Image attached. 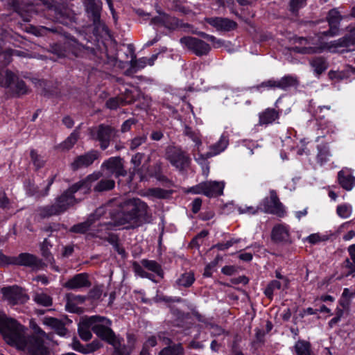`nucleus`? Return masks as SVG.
<instances>
[{
	"instance_id": "nucleus-38",
	"label": "nucleus",
	"mask_w": 355,
	"mask_h": 355,
	"mask_svg": "<svg viewBox=\"0 0 355 355\" xmlns=\"http://www.w3.org/2000/svg\"><path fill=\"white\" fill-rule=\"evenodd\" d=\"M310 64L317 75L322 74L328 67L327 60L321 56L313 58L310 61Z\"/></svg>"
},
{
	"instance_id": "nucleus-44",
	"label": "nucleus",
	"mask_w": 355,
	"mask_h": 355,
	"mask_svg": "<svg viewBox=\"0 0 355 355\" xmlns=\"http://www.w3.org/2000/svg\"><path fill=\"white\" fill-rule=\"evenodd\" d=\"M282 282L279 280H272L267 285L264 290L265 295L270 300L273 298L274 291L282 288Z\"/></svg>"
},
{
	"instance_id": "nucleus-28",
	"label": "nucleus",
	"mask_w": 355,
	"mask_h": 355,
	"mask_svg": "<svg viewBox=\"0 0 355 355\" xmlns=\"http://www.w3.org/2000/svg\"><path fill=\"white\" fill-rule=\"evenodd\" d=\"M348 252L349 258H346L342 263L341 266L343 269H345L346 272L344 275L354 276L355 275V244H352L348 248Z\"/></svg>"
},
{
	"instance_id": "nucleus-8",
	"label": "nucleus",
	"mask_w": 355,
	"mask_h": 355,
	"mask_svg": "<svg viewBox=\"0 0 355 355\" xmlns=\"http://www.w3.org/2000/svg\"><path fill=\"white\" fill-rule=\"evenodd\" d=\"M40 30L49 31L50 32L63 35L67 40V41L65 42L67 53H71L76 58L83 57L85 51L88 49L87 47H85L84 45L78 42L74 36L64 31V29L60 26H55L51 28L42 26Z\"/></svg>"
},
{
	"instance_id": "nucleus-24",
	"label": "nucleus",
	"mask_w": 355,
	"mask_h": 355,
	"mask_svg": "<svg viewBox=\"0 0 355 355\" xmlns=\"http://www.w3.org/2000/svg\"><path fill=\"white\" fill-rule=\"evenodd\" d=\"M101 322L94 323L92 327V331L101 340L106 341L110 345L117 338L114 332L110 327L105 326Z\"/></svg>"
},
{
	"instance_id": "nucleus-37",
	"label": "nucleus",
	"mask_w": 355,
	"mask_h": 355,
	"mask_svg": "<svg viewBox=\"0 0 355 355\" xmlns=\"http://www.w3.org/2000/svg\"><path fill=\"white\" fill-rule=\"evenodd\" d=\"M141 263L144 268L148 269L150 271L155 272L157 276L161 278H164V272L162 270V266L154 260L143 259Z\"/></svg>"
},
{
	"instance_id": "nucleus-54",
	"label": "nucleus",
	"mask_w": 355,
	"mask_h": 355,
	"mask_svg": "<svg viewBox=\"0 0 355 355\" xmlns=\"http://www.w3.org/2000/svg\"><path fill=\"white\" fill-rule=\"evenodd\" d=\"M184 135L190 138L197 145L202 144L198 132L193 130V129L189 125H185Z\"/></svg>"
},
{
	"instance_id": "nucleus-20",
	"label": "nucleus",
	"mask_w": 355,
	"mask_h": 355,
	"mask_svg": "<svg viewBox=\"0 0 355 355\" xmlns=\"http://www.w3.org/2000/svg\"><path fill=\"white\" fill-rule=\"evenodd\" d=\"M327 21L329 24V28L328 31H324L322 34L324 36H335L338 34L340 21L343 16L337 8L331 9L327 15Z\"/></svg>"
},
{
	"instance_id": "nucleus-23",
	"label": "nucleus",
	"mask_w": 355,
	"mask_h": 355,
	"mask_svg": "<svg viewBox=\"0 0 355 355\" xmlns=\"http://www.w3.org/2000/svg\"><path fill=\"white\" fill-rule=\"evenodd\" d=\"M53 247V244L48 239H44L40 245L41 255L46 261V263L50 265L51 268L57 272H60L61 268L55 264V260L50 250Z\"/></svg>"
},
{
	"instance_id": "nucleus-52",
	"label": "nucleus",
	"mask_w": 355,
	"mask_h": 355,
	"mask_svg": "<svg viewBox=\"0 0 355 355\" xmlns=\"http://www.w3.org/2000/svg\"><path fill=\"white\" fill-rule=\"evenodd\" d=\"M119 96L121 98L125 105L132 104L137 100V96L134 92L129 89H125L124 92L121 93Z\"/></svg>"
},
{
	"instance_id": "nucleus-53",
	"label": "nucleus",
	"mask_w": 355,
	"mask_h": 355,
	"mask_svg": "<svg viewBox=\"0 0 355 355\" xmlns=\"http://www.w3.org/2000/svg\"><path fill=\"white\" fill-rule=\"evenodd\" d=\"M124 105H125L119 95L116 97L110 98L105 103L106 107L110 110H116L118 107Z\"/></svg>"
},
{
	"instance_id": "nucleus-25",
	"label": "nucleus",
	"mask_w": 355,
	"mask_h": 355,
	"mask_svg": "<svg viewBox=\"0 0 355 355\" xmlns=\"http://www.w3.org/2000/svg\"><path fill=\"white\" fill-rule=\"evenodd\" d=\"M338 182L340 186L346 191H351L355 185V177L352 175V170L343 168L338 173Z\"/></svg>"
},
{
	"instance_id": "nucleus-18",
	"label": "nucleus",
	"mask_w": 355,
	"mask_h": 355,
	"mask_svg": "<svg viewBox=\"0 0 355 355\" xmlns=\"http://www.w3.org/2000/svg\"><path fill=\"white\" fill-rule=\"evenodd\" d=\"M270 238L275 243L291 244L293 242L289 226L283 223L277 224L272 227Z\"/></svg>"
},
{
	"instance_id": "nucleus-35",
	"label": "nucleus",
	"mask_w": 355,
	"mask_h": 355,
	"mask_svg": "<svg viewBox=\"0 0 355 355\" xmlns=\"http://www.w3.org/2000/svg\"><path fill=\"white\" fill-rule=\"evenodd\" d=\"M8 4L15 12H17L23 18L24 21L28 22L31 21L28 10L24 9L25 5L23 2L19 0H10Z\"/></svg>"
},
{
	"instance_id": "nucleus-32",
	"label": "nucleus",
	"mask_w": 355,
	"mask_h": 355,
	"mask_svg": "<svg viewBox=\"0 0 355 355\" xmlns=\"http://www.w3.org/2000/svg\"><path fill=\"white\" fill-rule=\"evenodd\" d=\"M228 145V139L224 135H222L219 141L215 144L210 147V151L207 152L205 155L204 158H210L214 155H216L223 151Z\"/></svg>"
},
{
	"instance_id": "nucleus-47",
	"label": "nucleus",
	"mask_w": 355,
	"mask_h": 355,
	"mask_svg": "<svg viewBox=\"0 0 355 355\" xmlns=\"http://www.w3.org/2000/svg\"><path fill=\"white\" fill-rule=\"evenodd\" d=\"M33 300L40 305L44 306H51L53 304V299L52 297L44 293H35L33 296Z\"/></svg>"
},
{
	"instance_id": "nucleus-13",
	"label": "nucleus",
	"mask_w": 355,
	"mask_h": 355,
	"mask_svg": "<svg viewBox=\"0 0 355 355\" xmlns=\"http://www.w3.org/2000/svg\"><path fill=\"white\" fill-rule=\"evenodd\" d=\"M180 42L197 56L206 55L211 50L209 44L202 40L191 36L181 37Z\"/></svg>"
},
{
	"instance_id": "nucleus-12",
	"label": "nucleus",
	"mask_w": 355,
	"mask_h": 355,
	"mask_svg": "<svg viewBox=\"0 0 355 355\" xmlns=\"http://www.w3.org/2000/svg\"><path fill=\"white\" fill-rule=\"evenodd\" d=\"M1 293L3 295L4 300L12 306L23 304L29 299L23 288L17 285L3 287L1 289Z\"/></svg>"
},
{
	"instance_id": "nucleus-15",
	"label": "nucleus",
	"mask_w": 355,
	"mask_h": 355,
	"mask_svg": "<svg viewBox=\"0 0 355 355\" xmlns=\"http://www.w3.org/2000/svg\"><path fill=\"white\" fill-rule=\"evenodd\" d=\"M105 320L107 321V324L111 323L110 320L99 315H93L85 319L81 322V324L78 327V329L80 338L85 341L89 340L92 337V334L89 329H92V327L94 325V323L103 322Z\"/></svg>"
},
{
	"instance_id": "nucleus-36",
	"label": "nucleus",
	"mask_w": 355,
	"mask_h": 355,
	"mask_svg": "<svg viewBox=\"0 0 355 355\" xmlns=\"http://www.w3.org/2000/svg\"><path fill=\"white\" fill-rule=\"evenodd\" d=\"M294 352L296 355H311V344L304 340H298L294 347Z\"/></svg>"
},
{
	"instance_id": "nucleus-7",
	"label": "nucleus",
	"mask_w": 355,
	"mask_h": 355,
	"mask_svg": "<svg viewBox=\"0 0 355 355\" xmlns=\"http://www.w3.org/2000/svg\"><path fill=\"white\" fill-rule=\"evenodd\" d=\"M225 184L223 182L205 181L189 187L187 193L202 194L208 198H216L223 193Z\"/></svg>"
},
{
	"instance_id": "nucleus-57",
	"label": "nucleus",
	"mask_w": 355,
	"mask_h": 355,
	"mask_svg": "<svg viewBox=\"0 0 355 355\" xmlns=\"http://www.w3.org/2000/svg\"><path fill=\"white\" fill-rule=\"evenodd\" d=\"M330 110L329 106H319L318 109L315 111V117L319 123L320 121H324V118L326 115L329 113Z\"/></svg>"
},
{
	"instance_id": "nucleus-4",
	"label": "nucleus",
	"mask_w": 355,
	"mask_h": 355,
	"mask_svg": "<svg viewBox=\"0 0 355 355\" xmlns=\"http://www.w3.org/2000/svg\"><path fill=\"white\" fill-rule=\"evenodd\" d=\"M34 334L26 340L23 337V343L20 345L25 347L29 355H55L51 349L44 345V338L50 340L49 334H46L40 327H33Z\"/></svg>"
},
{
	"instance_id": "nucleus-62",
	"label": "nucleus",
	"mask_w": 355,
	"mask_h": 355,
	"mask_svg": "<svg viewBox=\"0 0 355 355\" xmlns=\"http://www.w3.org/2000/svg\"><path fill=\"white\" fill-rule=\"evenodd\" d=\"M147 141V136L145 135L135 137L131 140L130 148L133 150L140 146L141 144L146 143Z\"/></svg>"
},
{
	"instance_id": "nucleus-5",
	"label": "nucleus",
	"mask_w": 355,
	"mask_h": 355,
	"mask_svg": "<svg viewBox=\"0 0 355 355\" xmlns=\"http://www.w3.org/2000/svg\"><path fill=\"white\" fill-rule=\"evenodd\" d=\"M89 132L91 139L99 142L101 149L104 150L117 137L118 130L110 125L101 123L98 126L89 128Z\"/></svg>"
},
{
	"instance_id": "nucleus-51",
	"label": "nucleus",
	"mask_w": 355,
	"mask_h": 355,
	"mask_svg": "<svg viewBox=\"0 0 355 355\" xmlns=\"http://www.w3.org/2000/svg\"><path fill=\"white\" fill-rule=\"evenodd\" d=\"M123 339L116 338L112 343L111 344L114 349H116V352H119L121 355H130V348L126 346L125 345H123L121 343V341Z\"/></svg>"
},
{
	"instance_id": "nucleus-11",
	"label": "nucleus",
	"mask_w": 355,
	"mask_h": 355,
	"mask_svg": "<svg viewBox=\"0 0 355 355\" xmlns=\"http://www.w3.org/2000/svg\"><path fill=\"white\" fill-rule=\"evenodd\" d=\"M293 42L297 45L293 46L291 51L296 53L311 55L321 53L323 50L313 37H295Z\"/></svg>"
},
{
	"instance_id": "nucleus-33",
	"label": "nucleus",
	"mask_w": 355,
	"mask_h": 355,
	"mask_svg": "<svg viewBox=\"0 0 355 355\" xmlns=\"http://www.w3.org/2000/svg\"><path fill=\"white\" fill-rule=\"evenodd\" d=\"M318 138L322 137L324 138L327 136L331 137L332 135L336 132V127L335 125L329 121H320L318 123Z\"/></svg>"
},
{
	"instance_id": "nucleus-21",
	"label": "nucleus",
	"mask_w": 355,
	"mask_h": 355,
	"mask_svg": "<svg viewBox=\"0 0 355 355\" xmlns=\"http://www.w3.org/2000/svg\"><path fill=\"white\" fill-rule=\"evenodd\" d=\"M205 20L218 31L229 32L236 29L238 27L235 21L228 18L215 17H207Z\"/></svg>"
},
{
	"instance_id": "nucleus-48",
	"label": "nucleus",
	"mask_w": 355,
	"mask_h": 355,
	"mask_svg": "<svg viewBox=\"0 0 355 355\" xmlns=\"http://www.w3.org/2000/svg\"><path fill=\"white\" fill-rule=\"evenodd\" d=\"M150 196L159 198L166 199L168 198L172 194V191L166 190L162 188H152L148 190Z\"/></svg>"
},
{
	"instance_id": "nucleus-46",
	"label": "nucleus",
	"mask_w": 355,
	"mask_h": 355,
	"mask_svg": "<svg viewBox=\"0 0 355 355\" xmlns=\"http://www.w3.org/2000/svg\"><path fill=\"white\" fill-rule=\"evenodd\" d=\"M306 3V0H289L288 10L294 17H297L299 10Z\"/></svg>"
},
{
	"instance_id": "nucleus-26",
	"label": "nucleus",
	"mask_w": 355,
	"mask_h": 355,
	"mask_svg": "<svg viewBox=\"0 0 355 355\" xmlns=\"http://www.w3.org/2000/svg\"><path fill=\"white\" fill-rule=\"evenodd\" d=\"M98 219V218L94 214H92L84 222L77 223L71 227L69 232L81 234L91 232V228Z\"/></svg>"
},
{
	"instance_id": "nucleus-63",
	"label": "nucleus",
	"mask_w": 355,
	"mask_h": 355,
	"mask_svg": "<svg viewBox=\"0 0 355 355\" xmlns=\"http://www.w3.org/2000/svg\"><path fill=\"white\" fill-rule=\"evenodd\" d=\"M257 89L260 90L261 88H268L269 89H277V80L275 79H270L262 82L256 86Z\"/></svg>"
},
{
	"instance_id": "nucleus-42",
	"label": "nucleus",
	"mask_w": 355,
	"mask_h": 355,
	"mask_svg": "<svg viewBox=\"0 0 355 355\" xmlns=\"http://www.w3.org/2000/svg\"><path fill=\"white\" fill-rule=\"evenodd\" d=\"M115 187V182L111 179H102L94 187L95 192H104L112 190Z\"/></svg>"
},
{
	"instance_id": "nucleus-29",
	"label": "nucleus",
	"mask_w": 355,
	"mask_h": 355,
	"mask_svg": "<svg viewBox=\"0 0 355 355\" xmlns=\"http://www.w3.org/2000/svg\"><path fill=\"white\" fill-rule=\"evenodd\" d=\"M85 11L89 20L92 21L93 25L96 28H99L101 24V6L96 2L91 3L85 6Z\"/></svg>"
},
{
	"instance_id": "nucleus-9",
	"label": "nucleus",
	"mask_w": 355,
	"mask_h": 355,
	"mask_svg": "<svg viewBox=\"0 0 355 355\" xmlns=\"http://www.w3.org/2000/svg\"><path fill=\"white\" fill-rule=\"evenodd\" d=\"M261 211L284 218L286 211L284 205L280 202L276 191L270 190V196L264 198L260 203Z\"/></svg>"
},
{
	"instance_id": "nucleus-55",
	"label": "nucleus",
	"mask_w": 355,
	"mask_h": 355,
	"mask_svg": "<svg viewBox=\"0 0 355 355\" xmlns=\"http://www.w3.org/2000/svg\"><path fill=\"white\" fill-rule=\"evenodd\" d=\"M352 207L347 204L340 205L336 208V213L341 218H348L352 214Z\"/></svg>"
},
{
	"instance_id": "nucleus-30",
	"label": "nucleus",
	"mask_w": 355,
	"mask_h": 355,
	"mask_svg": "<svg viewBox=\"0 0 355 355\" xmlns=\"http://www.w3.org/2000/svg\"><path fill=\"white\" fill-rule=\"evenodd\" d=\"M44 323L53 328L56 334L61 336H65L67 332V329L65 327L64 323L58 318L46 317L44 319Z\"/></svg>"
},
{
	"instance_id": "nucleus-41",
	"label": "nucleus",
	"mask_w": 355,
	"mask_h": 355,
	"mask_svg": "<svg viewBox=\"0 0 355 355\" xmlns=\"http://www.w3.org/2000/svg\"><path fill=\"white\" fill-rule=\"evenodd\" d=\"M113 227L116 226L114 225V222L112 220L109 223H99L96 228H91V232L88 233V236H90L91 238H98L97 236H93V235L96 234L107 235L108 232L104 231L111 230Z\"/></svg>"
},
{
	"instance_id": "nucleus-6",
	"label": "nucleus",
	"mask_w": 355,
	"mask_h": 355,
	"mask_svg": "<svg viewBox=\"0 0 355 355\" xmlns=\"http://www.w3.org/2000/svg\"><path fill=\"white\" fill-rule=\"evenodd\" d=\"M166 159L180 171H183L191 164V158L185 150L179 146H169L166 149Z\"/></svg>"
},
{
	"instance_id": "nucleus-61",
	"label": "nucleus",
	"mask_w": 355,
	"mask_h": 355,
	"mask_svg": "<svg viewBox=\"0 0 355 355\" xmlns=\"http://www.w3.org/2000/svg\"><path fill=\"white\" fill-rule=\"evenodd\" d=\"M318 153L317 155V159L318 162L321 164L327 161V158L329 155V150L326 146H318Z\"/></svg>"
},
{
	"instance_id": "nucleus-31",
	"label": "nucleus",
	"mask_w": 355,
	"mask_h": 355,
	"mask_svg": "<svg viewBox=\"0 0 355 355\" xmlns=\"http://www.w3.org/2000/svg\"><path fill=\"white\" fill-rule=\"evenodd\" d=\"M163 26L170 31H175L180 28H191L192 26L188 23H184L182 20L166 13Z\"/></svg>"
},
{
	"instance_id": "nucleus-43",
	"label": "nucleus",
	"mask_w": 355,
	"mask_h": 355,
	"mask_svg": "<svg viewBox=\"0 0 355 355\" xmlns=\"http://www.w3.org/2000/svg\"><path fill=\"white\" fill-rule=\"evenodd\" d=\"M194 274L192 272H184L177 279L176 284L185 288L190 287L194 282Z\"/></svg>"
},
{
	"instance_id": "nucleus-27",
	"label": "nucleus",
	"mask_w": 355,
	"mask_h": 355,
	"mask_svg": "<svg viewBox=\"0 0 355 355\" xmlns=\"http://www.w3.org/2000/svg\"><path fill=\"white\" fill-rule=\"evenodd\" d=\"M280 112L275 108H266L259 114V125H268L279 118Z\"/></svg>"
},
{
	"instance_id": "nucleus-2",
	"label": "nucleus",
	"mask_w": 355,
	"mask_h": 355,
	"mask_svg": "<svg viewBox=\"0 0 355 355\" xmlns=\"http://www.w3.org/2000/svg\"><path fill=\"white\" fill-rule=\"evenodd\" d=\"M114 225H126L124 228L135 229L143 224L149 223L152 214L148 205L139 198H128L119 202L110 211Z\"/></svg>"
},
{
	"instance_id": "nucleus-19",
	"label": "nucleus",
	"mask_w": 355,
	"mask_h": 355,
	"mask_svg": "<svg viewBox=\"0 0 355 355\" xmlns=\"http://www.w3.org/2000/svg\"><path fill=\"white\" fill-rule=\"evenodd\" d=\"M92 282L87 272L78 273L69 278L64 284L63 287L67 290L77 291L82 288H89Z\"/></svg>"
},
{
	"instance_id": "nucleus-34",
	"label": "nucleus",
	"mask_w": 355,
	"mask_h": 355,
	"mask_svg": "<svg viewBox=\"0 0 355 355\" xmlns=\"http://www.w3.org/2000/svg\"><path fill=\"white\" fill-rule=\"evenodd\" d=\"M277 80V89L282 90H287L291 87H297L299 85L297 78L291 75L284 76L281 79Z\"/></svg>"
},
{
	"instance_id": "nucleus-49",
	"label": "nucleus",
	"mask_w": 355,
	"mask_h": 355,
	"mask_svg": "<svg viewBox=\"0 0 355 355\" xmlns=\"http://www.w3.org/2000/svg\"><path fill=\"white\" fill-rule=\"evenodd\" d=\"M49 51L56 55L58 58H64L67 55L65 42L64 44L55 43L50 46Z\"/></svg>"
},
{
	"instance_id": "nucleus-10",
	"label": "nucleus",
	"mask_w": 355,
	"mask_h": 355,
	"mask_svg": "<svg viewBox=\"0 0 355 355\" xmlns=\"http://www.w3.org/2000/svg\"><path fill=\"white\" fill-rule=\"evenodd\" d=\"M0 86L10 88L17 97L26 94L28 92L25 82L8 69L5 71L4 76H0Z\"/></svg>"
},
{
	"instance_id": "nucleus-1",
	"label": "nucleus",
	"mask_w": 355,
	"mask_h": 355,
	"mask_svg": "<svg viewBox=\"0 0 355 355\" xmlns=\"http://www.w3.org/2000/svg\"><path fill=\"white\" fill-rule=\"evenodd\" d=\"M102 174L94 173L87 175L85 178L71 184L67 189L63 191L55 199V202L40 207L37 209L39 216L44 219L58 216L67 211L71 207H73L80 202V199L75 197V193L80 192L84 195L91 193L92 183L98 180Z\"/></svg>"
},
{
	"instance_id": "nucleus-17",
	"label": "nucleus",
	"mask_w": 355,
	"mask_h": 355,
	"mask_svg": "<svg viewBox=\"0 0 355 355\" xmlns=\"http://www.w3.org/2000/svg\"><path fill=\"white\" fill-rule=\"evenodd\" d=\"M123 159L121 157H112L105 160L101 167L107 170L115 178L125 177L128 175L124 168Z\"/></svg>"
},
{
	"instance_id": "nucleus-60",
	"label": "nucleus",
	"mask_w": 355,
	"mask_h": 355,
	"mask_svg": "<svg viewBox=\"0 0 355 355\" xmlns=\"http://www.w3.org/2000/svg\"><path fill=\"white\" fill-rule=\"evenodd\" d=\"M132 267L135 273L139 275L140 277L148 278L149 279L153 280V275L145 271L143 268L144 266H142V264L140 265L137 262L135 261L132 264Z\"/></svg>"
},
{
	"instance_id": "nucleus-58",
	"label": "nucleus",
	"mask_w": 355,
	"mask_h": 355,
	"mask_svg": "<svg viewBox=\"0 0 355 355\" xmlns=\"http://www.w3.org/2000/svg\"><path fill=\"white\" fill-rule=\"evenodd\" d=\"M93 236H97L101 240L107 241L111 245H114L118 241H120L119 237L117 234L110 232H108L107 235L96 234H94Z\"/></svg>"
},
{
	"instance_id": "nucleus-14",
	"label": "nucleus",
	"mask_w": 355,
	"mask_h": 355,
	"mask_svg": "<svg viewBox=\"0 0 355 355\" xmlns=\"http://www.w3.org/2000/svg\"><path fill=\"white\" fill-rule=\"evenodd\" d=\"M19 266L30 268L33 271H38L46 268L47 263L33 254L22 252L19 254Z\"/></svg>"
},
{
	"instance_id": "nucleus-50",
	"label": "nucleus",
	"mask_w": 355,
	"mask_h": 355,
	"mask_svg": "<svg viewBox=\"0 0 355 355\" xmlns=\"http://www.w3.org/2000/svg\"><path fill=\"white\" fill-rule=\"evenodd\" d=\"M14 202L7 196L3 191H0V209L3 210H10L13 208Z\"/></svg>"
},
{
	"instance_id": "nucleus-56",
	"label": "nucleus",
	"mask_w": 355,
	"mask_h": 355,
	"mask_svg": "<svg viewBox=\"0 0 355 355\" xmlns=\"http://www.w3.org/2000/svg\"><path fill=\"white\" fill-rule=\"evenodd\" d=\"M26 192L29 196H35L37 198L47 196L44 195V190H40L37 186L31 184L27 187Z\"/></svg>"
},
{
	"instance_id": "nucleus-39",
	"label": "nucleus",
	"mask_w": 355,
	"mask_h": 355,
	"mask_svg": "<svg viewBox=\"0 0 355 355\" xmlns=\"http://www.w3.org/2000/svg\"><path fill=\"white\" fill-rule=\"evenodd\" d=\"M158 355H185V352L182 344L177 343L164 347Z\"/></svg>"
},
{
	"instance_id": "nucleus-16",
	"label": "nucleus",
	"mask_w": 355,
	"mask_h": 355,
	"mask_svg": "<svg viewBox=\"0 0 355 355\" xmlns=\"http://www.w3.org/2000/svg\"><path fill=\"white\" fill-rule=\"evenodd\" d=\"M100 157V153L97 150H91L83 155H78L74 158L71 163L70 167L72 171H76L82 168L91 166L95 160Z\"/></svg>"
},
{
	"instance_id": "nucleus-22",
	"label": "nucleus",
	"mask_w": 355,
	"mask_h": 355,
	"mask_svg": "<svg viewBox=\"0 0 355 355\" xmlns=\"http://www.w3.org/2000/svg\"><path fill=\"white\" fill-rule=\"evenodd\" d=\"M355 44V27L344 37L331 41L329 44L331 49H335L340 52L349 51V47Z\"/></svg>"
},
{
	"instance_id": "nucleus-59",
	"label": "nucleus",
	"mask_w": 355,
	"mask_h": 355,
	"mask_svg": "<svg viewBox=\"0 0 355 355\" xmlns=\"http://www.w3.org/2000/svg\"><path fill=\"white\" fill-rule=\"evenodd\" d=\"M103 285H96L92 289L89 290L87 295L88 299L98 300L103 291Z\"/></svg>"
},
{
	"instance_id": "nucleus-45",
	"label": "nucleus",
	"mask_w": 355,
	"mask_h": 355,
	"mask_svg": "<svg viewBox=\"0 0 355 355\" xmlns=\"http://www.w3.org/2000/svg\"><path fill=\"white\" fill-rule=\"evenodd\" d=\"M30 156L36 171L44 166L46 159L43 156L39 155L35 150L33 149L31 150Z\"/></svg>"
},
{
	"instance_id": "nucleus-40",
	"label": "nucleus",
	"mask_w": 355,
	"mask_h": 355,
	"mask_svg": "<svg viewBox=\"0 0 355 355\" xmlns=\"http://www.w3.org/2000/svg\"><path fill=\"white\" fill-rule=\"evenodd\" d=\"M80 125L76 128V129L70 134V135L62 142L61 144L62 149L69 150L78 141L80 137Z\"/></svg>"
},
{
	"instance_id": "nucleus-3",
	"label": "nucleus",
	"mask_w": 355,
	"mask_h": 355,
	"mask_svg": "<svg viewBox=\"0 0 355 355\" xmlns=\"http://www.w3.org/2000/svg\"><path fill=\"white\" fill-rule=\"evenodd\" d=\"M22 326L14 318L0 311V334L6 342L11 345H19L23 343Z\"/></svg>"
},
{
	"instance_id": "nucleus-64",
	"label": "nucleus",
	"mask_w": 355,
	"mask_h": 355,
	"mask_svg": "<svg viewBox=\"0 0 355 355\" xmlns=\"http://www.w3.org/2000/svg\"><path fill=\"white\" fill-rule=\"evenodd\" d=\"M157 13L159 14L158 16H155L150 19V24L163 26L164 21L165 19L166 12L161 11L159 10H157Z\"/></svg>"
}]
</instances>
